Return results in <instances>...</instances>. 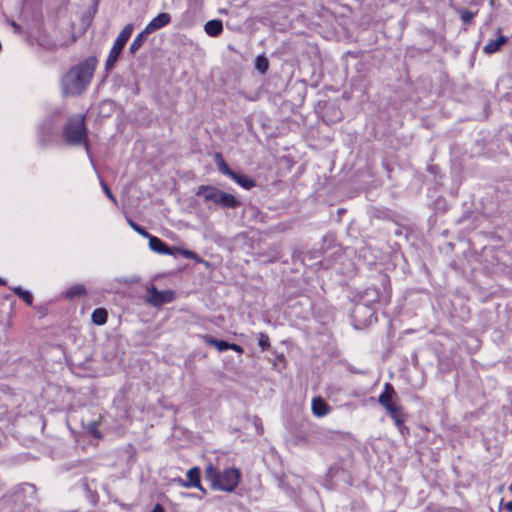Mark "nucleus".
Returning <instances> with one entry per match:
<instances>
[{
  "mask_svg": "<svg viewBox=\"0 0 512 512\" xmlns=\"http://www.w3.org/2000/svg\"><path fill=\"white\" fill-rule=\"evenodd\" d=\"M98 60L90 56L72 66L60 79L61 92L64 96H78L90 85Z\"/></svg>",
  "mask_w": 512,
  "mask_h": 512,
  "instance_id": "1",
  "label": "nucleus"
},
{
  "mask_svg": "<svg viewBox=\"0 0 512 512\" xmlns=\"http://www.w3.org/2000/svg\"><path fill=\"white\" fill-rule=\"evenodd\" d=\"M61 136L68 146L83 147L87 154H89L88 129L84 115L74 114L67 118L62 127Z\"/></svg>",
  "mask_w": 512,
  "mask_h": 512,
  "instance_id": "2",
  "label": "nucleus"
},
{
  "mask_svg": "<svg viewBox=\"0 0 512 512\" xmlns=\"http://www.w3.org/2000/svg\"><path fill=\"white\" fill-rule=\"evenodd\" d=\"M205 477L211 483L212 489L233 492L240 483L242 474L237 468H226L220 472L209 464L205 469Z\"/></svg>",
  "mask_w": 512,
  "mask_h": 512,
  "instance_id": "3",
  "label": "nucleus"
},
{
  "mask_svg": "<svg viewBox=\"0 0 512 512\" xmlns=\"http://www.w3.org/2000/svg\"><path fill=\"white\" fill-rule=\"evenodd\" d=\"M196 195L203 197L206 202H212L225 209H234L241 205L240 200L232 194L210 185L199 186Z\"/></svg>",
  "mask_w": 512,
  "mask_h": 512,
  "instance_id": "4",
  "label": "nucleus"
},
{
  "mask_svg": "<svg viewBox=\"0 0 512 512\" xmlns=\"http://www.w3.org/2000/svg\"><path fill=\"white\" fill-rule=\"evenodd\" d=\"M63 119L61 109H57L47 115L39 124L37 132L38 144L42 148H47L53 141L54 134Z\"/></svg>",
  "mask_w": 512,
  "mask_h": 512,
  "instance_id": "5",
  "label": "nucleus"
},
{
  "mask_svg": "<svg viewBox=\"0 0 512 512\" xmlns=\"http://www.w3.org/2000/svg\"><path fill=\"white\" fill-rule=\"evenodd\" d=\"M132 32H133V25L127 24L121 30V32L118 34L116 40L114 41V43L110 49V52H109L108 57L105 62V70L107 72L112 70L115 67L124 46L126 45L127 41L131 37Z\"/></svg>",
  "mask_w": 512,
  "mask_h": 512,
  "instance_id": "6",
  "label": "nucleus"
},
{
  "mask_svg": "<svg viewBox=\"0 0 512 512\" xmlns=\"http://www.w3.org/2000/svg\"><path fill=\"white\" fill-rule=\"evenodd\" d=\"M216 157V164L219 172L224 174L225 176L231 178L233 181H235L238 185H240L244 189H251L256 186V182L254 179L247 177L244 174L237 173L233 171L228 164L225 162L223 157L220 153H217L215 155Z\"/></svg>",
  "mask_w": 512,
  "mask_h": 512,
  "instance_id": "7",
  "label": "nucleus"
},
{
  "mask_svg": "<svg viewBox=\"0 0 512 512\" xmlns=\"http://www.w3.org/2000/svg\"><path fill=\"white\" fill-rule=\"evenodd\" d=\"M15 501H19L24 505V512H34L36 501V488L33 484L23 483L16 486L13 490Z\"/></svg>",
  "mask_w": 512,
  "mask_h": 512,
  "instance_id": "8",
  "label": "nucleus"
},
{
  "mask_svg": "<svg viewBox=\"0 0 512 512\" xmlns=\"http://www.w3.org/2000/svg\"><path fill=\"white\" fill-rule=\"evenodd\" d=\"M145 300L152 306H160L164 303L170 302L172 300V294L167 291H159L154 286H151L147 290Z\"/></svg>",
  "mask_w": 512,
  "mask_h": 512,
  "instance_id": "9",
  "label": "nucleus"
},
{
  "mask_svg": "<svg viewBox=\"0 0 512 512\" xmlns=\"http://www.w3.org/2000/svg\"><path fill=\"white\" fill-rule=\"evenodd\" d=\"M186 475H187V480H183L181 478L178 479V482L182 487H186V488L194 487V488H198L201 491L205 492V490L203 489V487L201 486V483H200V469L198 467H192L191 469H189L187 471Z\"/></svg>",
  "mask_w": 512,
  "mask_h": 512,
  "instance_id": "10",
  "label": "nucleus"
},
{
  "mask_svg": "<svg viewBox=\"0 0 512 512\" xmlns=\"http://www.w3.org/2000/svg\"><path fill=\"white\" fill-rule=\"evenodd\" d=\"M81 486L86 493V497L89 503L95 506L99 500L96 481L94 479L83 478L81 480Z\"/></svg>",
  "mask_w": 512,
  "mask_h": 512,
  "instance_id": "11",
  "label": "nucleus"
},
{
  "mask_svg": "<svg viewBox=\"0 0 512 512\" xmlns=\"http://www.w3.org/2000/svg\"><path fill=\"white\" fill-rule=\"evenodd\" d=\"M171 21V16L169 13L163 12L154 17L144 28L145 33H153L166 25H168Z\"/></svg>",
  "mask_w": 512,
  "mask_h": 512,
  "instance_id": "12",
  "label": "nucleus"
},
{
  "mask_svg": "<svg viewBox=\"0 0 512 512\" xmlns=\"http://www.w3.org/2000/svg\"><path fill=\"white\" fill-rule=\"evenodd\" d=\"M378 297H379V293L376 289L374 288H368L363 296H362V299L364 301L363 304H357L355 306V309H354V314H357L360 312V310H362L363 308H367L368 309V312L370 313V317L373 316L374 314V311L368 306L369 303H374L378 300Z\"/></svg>",
  "mask_w": 512,
  "mask_h": 512,
  "instance_id": "13",
  "label": "nucleus"
},
{
  "mask_svg": "<svg viewBox=\"0 0 512 512\" xmlns=\"http://www.w3.org/2000/svg\"><path fill=\"white\" fill-rule=\"evenodd\" d=\"M147 239L149 240V247L153 252H156V253L162 254V255H172L173 254L172 250L160 238L150 234V236H148Z\"/></svg>",
  "mask_w": 512,
  "mask_h": 512,
  "instance_id": "14",
  "label": "nucleus"
},
{
  "mask_svg": "<svg viewBox=\"0 0 512 512\" xmlns=\"http://www.w3.org/2000/svg\"><path fill=\"white\" fill-rule=\"evenodd\" d=\"M396 396L397 394L394 387L392 386V384L387 382L384 384V391L378 397V402L381 406L385 408L390 404L394 403L393 398Z\"/></svg>",
  "mask_w": 512,
  "mask_h": 512,
  "instance_id": "15",
  "label": "nucleus"
},
{
  "mask_svg": "<svg viewBox=\"0 0 512 512\" xmlns=\"http://www.w3.org/2000/svg\"><path fill=\"white\" fill-rule=\"evenodd\" d=\"M508 37L500 35L495 40H490L484 47L483 52L486 54H493L500 50V48L507 44Z\"/></svg>",
  "mask_w": 512,
  "mask_h": 512,
  "instance_id": "16",
  "label": "nucleus"
},
{
  "mask_svg": "<svg viewBox=\"0 0 512 512\" xmlns=\"http://www.w3.org/2000/svg\"><path fill=\"white\" fill-rule=\"evenodd\" d=\"M311 408L313 414L317 417L326 416L330 410L328 404L320 397L312 400Z\"/></svg>",
  "mask_w": 512,
  "mask_h": 512,
  "instance_id": "17",
  "label": "nucleus"
},
{
  "mask_svg": "<svg viewBox=\"0 0 512 512\" xmlns=\"http://www.w3.org/2000/svg\"><path fill=\"white\" fill-rule=\"evenodd\" d=\"M205 32L212 37L218 36L223 31V24L221 20H209L204 25Z\"/></svg>",
  "mask_w": 512,
  "mask_h": 512,
  "instance_id": "18",
  "label": "nucleus"
},
{
  "mask_svg": "<svg viewBox=\"0 0 512 512\" xmlns=\"http://www.w3.org/2000/svg\"><path fill=\"white\" fill-rule=\"evenodd\" d=\"M202 339L206 344L216 347L220 352L229 350L230 343L227 341L215 339L210 335H203Z\"/></svg>",
  "mask_w": 512,
  "mask_h": 512,
  "instance_id": "19",
  "label": "nucleus"
},
{
  "mask_svg": "<svg viewBox=\"0 0 512 512\" xmlns=\"http://www.w3.org/2000/svg\"><path fill=\"white\" fill-rule=\"evenodd\" d=\"M148 35L149 33H145V29L140 32L130 44L129 52L135 54L142 47Z\"/></svg>",
  "mask_w": 512,
  "mask_h": 512,
  "instance_id": "20",
  "label": "nucleus"
},
{
  "mask_svg": "<svg viewBox=\"0 0 512 512\" xmlns=\"http://www.w3.org/2000/svg\"><path fill=\"white\" fill-rule=\"evenodd\" d=\"M86 293V288L82 284H75L66 290L65 297L67 299H73L75 297L84 296Z\"/></svg>",
  "mask_w": 512,
  "mask_h": 512,
  "instance_id": "21",
  "label": "nucleus"
},
{
  "mask_svg": "<svg viewBox=\"0 0 512 512\" xmlns=\"http://www.w3.org/2000/svg\"><path fill=\"white\" fill-rule=\"evenodd\" d=\"M108 314L106 309L97 308L92 312L91 319L96 325H103L107 322Z\"/></svg>",
  "mask_w": 512,
  "mask_h": 512,
  "instance_id": "22",
  "label": "nucleus"
},
{
  "mask_svg": "<svg viewBox=\"0 0 512 512\" xmlns=\"http://www.w3.org/2000/svg\"><path fill=\"white\" fill-rule=\"evenodd\" d=\"M255 68L261 73L265 74L269 68V61L264 55H258L255 59Z\"/></svg>",
  "mask_w": 512,
  "mask_h": 512,
  "instance_id": "23",
  "label": "nucleus"
},
{
  "mask_svg": "<svg viewBox=\"0 0 512 512\" xmlns=\"http://www.w3.org/2000/svg\"><path fill=\"white\" fill-rule=\"evenodd\" d=\"M385 409L392 419L404 414L403 408L395 402L385 407Z\"/></svg>",
  "mask_w": 512,
  "mask_h": 512,
  "instance_id": "24",
  "label": "nucleus"
},
{
  "mask_svg": "<svg viewBox=\"0 0 512 512\" xmlns=\"http://www.w3.org/2000/svg\"><path fill=\"white\" fill-rule=\"evenodd\" d=\"M385 409L392 419L404 414L403 408L395 402L385 407Z\"/></svg>",
  "mask_w": 512,
  "mask_h": 512,
  "instance_id": "25",
  "label": "nucleus"
},
{
  "mask_svg": "<svg viewBox=\"0 0 512 512\" xmlns=\"http://www.w3.org/2000/svg\"><path fill=\"white\" fill-rule=\"evenodd\" d=\"M258 345L262 351H266L270 348V339L266 333L260 332L258 334Z\"/></svg>",
  "mask_w": 512,
  "mask_h": 512,
  "instance_id": "26",
  "label": "nucleus"
},
{
  "mask_svg": "<svg viewBox=\"0 0 512 512\" xmlns=\"http://www.w3.org/2000/svg\"><path fill=\"white\" fill-rule=\"evenodd\" d=\"M128 221V224L129 226L134 230L136 231L138 234H140L141 236L147 238L148 236H150V233L147 232L143 227H141L140 225H138L136 222H134L133 220L131 219H127Z\"/></svg>",
  "mask_w": 512,
  "mask_h": 512,
  "instance_id": "27",
  "label": "nucleus"
},
{
  "mask_svg": "<svg viewBox=\"0 0 512 512\" xmlns=\"http://www.w3.org/2000/svg\"><path fill=\"white\" fill-rule=\"evenodd\" d=\"M86 431L95 438L101 437L97 428V423L95 421H92L86 425Z\"/></svg>",
  "mask_w": 512,
  "mask_h": 512,
  "instance_id": "28",
  "label": "nucleus"
},
{
  "mask_svg": "<svg viewBox=\"0 0 512 512\" xmlns=\"http://www.w3.org/2000/svg\"><path fill=\"white\" fill-rule=\"evenodd\" d=\"M178 251L186 259H191V260L199 261L198 255L195 252L191 251V250L180 249Z\"/></svg>",
  "mask_w": 512,
  "mask_h": 512,
  "instance_id": "29",
  "label": "nucleus"
},
{
  "mask_svg": "<svg viewBox=\"0 0 512 512\" xmlns=\"http://www.w3.org/2000/svg\"><path fill=\"white\" fill-rule=\"evenodd\" d=\"M474 15L475 14L469 10H462L460 17L464 24H469L474 18Z\"/></svg>",
  "mask_w": 512,
  "mask_h": 512,
  "instance_id": "30",
  "label": "nucleus"
},
{
  "mask_svg": "<svg viewBox=\"0 0 512 512\" xmlns=\"http://www.w3.org/2000/svg\"><path fill=\"white\" fill-rule=\"evenodd\" d=\"M20 299H22L28 306H32V304H33V296L31 294V292H29L27 290H25L22 293Z\"/></svg>",
  "mask_w": 512,
  "mask_h": 512,
  "instance_id": "31",
  "label": "nucleus"
},
{
  "mask_svg": "<svg viewBox=\"0 0 512 512\" xmlns=\"http://www.w3.org/2000/svg\"><path fill=\"white\" fill-rule=\"evenodd\" d=\"M101 186H102L103 191L107 195V197L110 200H112L114 203H116V199H115L114 195L112 194V192H111L110 188L108 187V185L104 181H101Z\"/></svg>",
  "mask_w": 512,
  "mask_h": 512,
  "instance_id": "32",
  "label": "nucleus"
},
{
  "mask_svg": "<svg viewBox=\"0 0 512 512\" xmlns=\"http://www.w3.org/2000/svg\"><path fill=\"white\" fill-rule=\"evenodd\" d=\"M394 422H395V425L401 429L404 425V421H405V414H402L400 416H398L397 418H393Z\"/></svg>",
  "mask_w": 512,
  "mask_h": 512,
  "instance_id": "33",
  "label": "nucleus"
},
{
  "mask_svg": "<svg viewBox=\"0 0 512 512\" xmlns=\"http://www.w3.org/2000/svg\"><path fill=\"white\" fill-rule=\"evenodd\" d=\"M229 350H233L239 354H242L244 352L243 348L240 345L235 344V343H230Z\"/></svg>",
  "mask_w": 512,
  "mask_h": 512,
  "instance_id": "34",
  "label": "nucleus"
},
{
  "mask_svg": "<svg viewBox=\"0 0 512 512\" xmlns=\"http://www.w3.org/2000/svg\"><path fill=\"white\" fill-rule=\"evenodd\" d=\"M12 291L14 292L15 295H17L19 298L21 297L22 293L25 291L24 289H22L20 286H17V287H13L12 288Z\"/></svg>",
  "mask_w": 512,
  "mask_h": 512,
  "instance_id": "35",
  "label": "nucleus"
},
{
  "mask_svg": "<svg viewBox=\"0 0 512 512\" xmlns=\"http://www.w3.org/2000/svg\"><path fill=\"white\" fill-rule=\"evenodd\" d=\"M12 291L14 292L15 295H17L19 298L21 297L22 293L25 291L24 289H22L20 286H17V287H13L12 288Z\"/></svg>",
  "mask_w": 512,
  "mask_h": 512,
  "instance_id": "36",
  "label": "nucleus"
},
{
  "mask_svg": "<svg viewBox=\"0 0 512 512\" xmlns=\"http://www.w3.org/2000/svg\"><path fill=\"white\" fill-rule=\"evenodd\" d=\"M10 25L14 28L15 33L21 32V26L18 25L15 21H11Z\"/></svg>",
  "mask_w": 512,
  "mask_h": 512,
  "instance_id": "37",
  "label": "nucleus"
},
{
  "mask_svg": "<svg viewBox=\"0 0 512 512\" xmlns=\"http://www.w3.org/2000/svg\"><path fill=\"white\" fill-rule=\"evenodd\" d=\"M151 512H164V508L160 504H156Z\"/></svg>",
  "mask_w": 512,
  "mask_h": 512,
  "instance_id": "38",
  "label": "nucleus"
},
{
  "mask_svg": "<svg viewBox=\"0 0 512 512\" xmlns=\"http://www.w3.org/2000/svg\"><path fill=\"white\" fill-rule=\"evenodd\" d=\"M505 509L508 511V512H512V501H509L505 504Z\"/></svg>",
  "mask_w": 512,
  "mask_h": 512,
  "instance_id": "39",
  "label": "nucleus"
},
{
  "mask_svg": "<svg viewBox=\"0 0 512 512\" xmlns=\"http://www.w3.org/2000/svg\"><path fill=\"white\" fill-rule=\"evenodd\" d=\"M6 284V280H4L3 278H0V285H5Z\"/></svg>",
  "mask_w": 512,
  "mask_h": 512,
  "instance_id": "40",
  "label": "nucleus"
},
{
  "mask_svg": "<svg viewBox=\"0 0 512 512\" xmlns=\"http://www.w3.org/2000/svg\"><path fill=\"white\" fill-rule=\"evenodd\" d=\"M509 489H510V491L512 492V482H511V485H510Z\"/></svg>",
  "mask_w": 512,
  "mask_h": 512,
  "instance_id": "41",
  "label": "nucleus"
}]
</instances>
